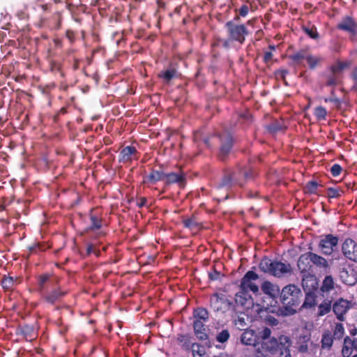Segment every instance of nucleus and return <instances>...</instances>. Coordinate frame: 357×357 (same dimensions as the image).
<instances>
[{
	"label": "nucleus",
	"instance_id": "obj_1",
	"mask_svg": "<svg viewBox=\"0 0 357 357\" xmlns=\"http://www.w3.org/2000/svg\"><path fill=\"white\" fill-rule=\"evenodd\" d=\"M272 331L265 327L259 331L260 342L255 350L256 357H269L279 354V357H291L290 347L292 342L289 336L281 335L271 337Z\"/></svg>",
	"mask_w": 357,
	"mask_h": 357
},
{
	"label": "nucleus",
	"instance_id": "obj_2",
	"mask_svg": "<svg viewBox=\"0 0 357 357\" xmlns=\"http://www.w3.org/2000/svg\"><path fill=\"white\" fill-rule=\"evenodd\" d=\"M253 176L254 172L252 169L238 167L232 172L226 173L218 184V186L227 188L234 185L243 186L246 180L252 178Z\"/></svg>",
	"mask_w": 357,
	"mask_h": 357
},
{
	"label": "nucleus",
	"instance_id": "obj_3",
	"mask_svg": "<svg viewBox=\"0 0 357 357\" xmlns=\"http://www.w3.org/2000/svg\"><path fill=\"white\" fill-rule=\"evenodd\" d=\"M259 268L264 273H268L275 277L281 278L291 274L292 268L290 264L281 261H273L268 258H264L260 264Z\"/></svg>",
	"mask_w": 357,
	"mask_h": 357
},
{
	"label": "nucleus",
	"instance_id": "obj_4",
	"mask_svg": "<svg viewBox=\"0 0 357 357\" xmlns=\"http://www.w3.org/2000/svg\"><path fill=\"white\" fill-rule=\"evenodd\" d=\"M302 292L299 287L295 284L285 286L281 291V301L283 305L291 308L293 312H296L293 307H298L301 303Z\"/></svg>",
	"mask_w": 357,
	"mask_h": 357
},
{
	"label": "nucleus",
	"instance_id": "obj_5",
	"mask_svg": "<svg viewBox=\"0 0 357 357\" xmlns=\"http://www.w3.org/2000/svg\"><path fill=\"white\" fill-rule=\"evenodd\" d=\"M230 40L243 44L245 36L248 34V30L244 24H235L231 21L225 24Z\"/></svg>",
	"mask_w": 357,
	"mask_h": 357
},
{
	"label": "nucleus",
	"instance_id": "obj_6",
	"mask_svg": "<svg viewBox=\"0 0 357 357\" xmlns=\"http://www.w3.org/2000/svg\"><path fill=\"white\" fill-rule=\"evenodd\" d=\"M259 275L252 271H248L241 281L240 289L247 292L252 291L255 296L259 292L258 285L255 282L258 280Z\"/></svg>",
	"mask_w": 357,
	"mask_h": 357
},
{
	"label": "nucleus",
	"instance_id": "obj_7",
	"mask_svg": "<svg viewBox=\"0 0 357 357\" xmlns=\"http://www.w3.org/2000/svg\"><path fill=\"white\" fill-rule=\"evenodd\" d=\"M261 289L263 293L266 294L270 300V302L266 305L264 304L263 307L268 308L269 306H274L276 303L275 298L280 292L279 286L269 281H265L261 284Z\"/></svg>",
	"mask_w": 357,
	"mask_h": 357
},
{
	"label": "nucleus",
	"instance_id": "obj_8",
	"mask_svg": "<svg viewBox=\"0 0 357 357\" xmlns=\"http://www.w3.org/2000/svg\"><path fill=\"white\" fill-rule=\"evenodd\" d=\"M338 240V237L333 234L323 236L319 241V248L323 254L330 255L334 251V248L337 246Z\"/></svg>",
	"mask_w": 357,
	"mask_h": 357
},
{
	"label": "nucleus",
	"instance_id": "obj_9",
	"mask_svg": "<svg viewBox=\"0 0 357 357\" xmlns=\"http://www.w3.org/2000/svg\"><path fill=\"white\" fill-rule=\"evenodd\" d=\"M337 29L348 32L351 36V38L357 35V22L350 16L343 17L337 24Z\"/></svg>",
	"mask_w": 357,
	"mask_h": 357
},
{
	"label": "nucleus",
	"instance_id": "obj_10",
	"mask_svg": "<svg viewBox=\"0 0 357 357\" xmlns=\"http://www.w3.org/2000/svg\"><path fill=\"white\" fill-rule=\"evenodd\" d=\"M342 251L346 258L357 262V243L354 240L347 238L342 243Z\"/></svg>",
	"mask_w": 357,
	"mask_h": 357
},
{
	"label": "nucleus",
	"instance_id": "obj_11",
	"mask_svg": "<svg viewBox=\"0 0 357 357\" xmlns=\"http://www.w3.org/2000/svg\"><path fill=\"white\" fill-rule=\"evenodd\" d=\"M219 138L221 142L219 156L221 160H223L231 151L233 144V139L231 134L227 131H225L220 134Z\"/></svg>",
	"mask_w": 357,
	"mask_h": 357
},
{
	"label": "nucleus",
	"instance_id": "obj_12",
	"mask_svg": "<svg viewBox=\"0 0 357 357\" xmlns=\"http://www.w3.org/2000/svg\"><path fill=\"white\" fill-rule=\"evenodd\" d=\"M235 302L237 306L241 307L243 310H248L254 305L252 296L245 291H240L235 296Z\"/></svg>",
	"mask_w": 357,
	"mask_h": 357
},
{
	"label": "nucleus",
	"instance_id": "obj_13",
	"mask_svg": "<svg viewBox=\"0 0 357 357\" xmlns=\"http://www.w3.org/2000/svg\"><path fill=\"white\" fill-rule=\"evenodd\" d=\"M297 266L302 275L313 273V266L310 256V252L303 254L299 257Z\"/></svg>",
	"mask_w": 357,
	"mask_h": 357
},
{
	"label": "nucleus",
	"instance_id": "obj_14",
	"mask_svg": "<svg viewBox=\"0 0 357 357\" xmlns=\"http://www.w3.org/2000/svg\"><path fill=\"white\" fill-rule=\"evenodd\" d=\"M351 307V303L347 300L340 298L333 305V310L340 321L344 320V316Z\"/></svg>",
	"mask_w": 357,
	"mask_h": 357
},
{
	"label": "nucleus",
	"instance_id": "obj_15",
	"mask_svg": "<svg viewBox=\"0 0 357 357\" xmlns=\"http://www.w3.org/2000/svg\"><path fill=\"white\" fill-rule=\"evenodd\" d=\"M260 340L259 334L257 335L254 330H245L241 335V342L246 345L254 346L255 350L258 346V340Z\"/></svg>",
	"mask_w": 357,
	"mask_h": 357
},
{
	"label": "nucleus",
	"instance_id": "obj_16",
	"mask_svg": "<svg viewBox=\"0 0 357 357\" xmlns=\"http://www.w3.org/2000/svg\"><path fill=\"white\" fill-rule=\"evenodd\" d=\"M302 286L306 292L312 291L316 289L318 286V282L315 275L313 273L303 275Z\"/></svg>",
	"mask_w": 357,
	"mask_h": 357
},
{
	"label": "nucleus",
	"instance_id": "obj_17",
	"mask_svg": "<svg viewBox=\"0 0 357 357\" xmlns=\"http://www.w3.org/2000/svg\"><path fill=\"white\" fill-rule=\"evenodd\" d=\"M137 151L134 146H128L124 147L120 152L119 161L122 162H128L133 159H136Z\"/></svg>",
	"mask_w": 357,
	"mask_h": 357
},
{
	"label": "nucleus",
	"instance_id": "obj_18",
	"mask_svg": "<svg viewBox=\"0 0 357 357\" xmlns=\"http://www.w3.org/2000/svg\"><path fill=\"white\" fill-rule=\"evenodd\" d=\"M90 227L88 230L95 231L101 228L102 218L97 210L92 209L89 214Z\"/></svg>",
	"mask_w": 357,
	"mask_h": 357
},
{
	"label": "nucleus",
	"instance_id": "obj_19",
	"mask_svg": "<svg viewBox=\"0 0 357 357\" xmlns=\"http://www.w3.org/2000/svg\"><path fill=\"white\" fill-rule=\"evenodd\" d=\"M66 292L60 289H54L43 295V299L48 303L54 304L66 295Z\"/></svg>",
	"mask_w": 357,
	"mask_h": 357
},
{
	"label": "nucleus",
	"instance_id": "obj_20",
	"mask_svg": "<svg viewBox=\"0 0 357 357\" xmlns=\"http://www.w3.org/2000/svg\"><path fill=\"white\" fill-rule=\"evenodd\" d=\"M164 180V172L156 169H152L151 172L144 176V183L147 184H155L159 181Z\"/></svg>",
	"mask_w": 357,
	"mask_h": 357
},
{
	"label": "nucleus",
	"instance_id": "obj_21",
	"mask_svg": "<svg viewBox=\"0 0 357 357\" xmlns=\"http://www.w3.org/2000/svg\"><path fill=\"white\" fill-rule=\"evenodd\" d=\"M311 336L308 333L301 334L296 340V344L299 351L305 353L308 351V343L310 341Z\"/></svg>",
	"mask_w": 357,
	"mask_h": 357
},
{
	"label": "nucleus",
	"instance_id": "obj_22",
	"mask_svg": "<svg viewBox=\"0 0 357 357\" xmlns=\"http://www.w3.org/2000/svg\"><path fill=\"white\" fill-rule=\"evenodd\" d=\"M205 321H194L193 327H194V331L195 334L199 338V340H206L207 339V333H206V328L204 325Z\"/></svg>",
	"mask_w": 357,
	"mask_h": 357
},
{
	"label": "nucleus",
	"instance_id": "obj_23",
	"mask_svg": "<svg viewBox=\"0 0 357 357\" xmlns=\"http://www.w3.org/2000/svg\"><path fill=\"white\" fill-rule=\"evenodd\" d=\"M166 185L178 183L180 185H183L184 176L182 174L177 173H164V180Z\"/></svg>",
	"mask_w": 357,
	"mask_h": 357
},
{
	"label": "nucleus",
	"instance_id": "obj_24",
	"mask_svg": "<svg viewBox=\"0 0 357 357\" xmlns=\"http://www.w3.org/2000/svg\"><path fill=\"white\" fill-rule=\"evenodd\" d=\"M312 266L322 269H327L329 267L328 261L323 257L318 255L314 252H310Z\"/></svg>",
	"mask_w": 357,
	"mask_h": 357
},
{
	"label": "nucleus",
	"instance_id": "obj_25",
	"mask_svg": "<svg viewBox=\"0 0 357 357\" xmlns=\"http://www.w3.org/2000/svg\"><path fill=\"white\" fill-rule=\"evenodd\" d=\"M335 283L331 275H327L324 279L320 290L323 294H327L335 289Z\"/></svg>",
	"mask_w": 357,
	"mask_h": 357
},
{
	"label": "nucleus",
	"instance_id": "obj_26",
	"mask_svg": "<svg viewBox=\"0 0 357 357\" xmlns=\"http://www.w3.org/2000/svg\"><path fill=\"white\" fill-rule=\"evenodd\" d=\"M54 280L48 274L42 275L38 278V285L40 290L42 291L45 290L48 287L54 284Z\"/></svg>",
	"mask_w": 357,
	"mask_h": 357
},
{
	"label": "nucleus",
	"instance_id": "obj_27",
	"mask_svg": "<svg viewBox=\"0 0 357 357\" xmlns=\"http://www.w3.org/2000/svg\"><path fill=\"white\" fill-rule=\"evenodd\" d=\"M191 351L193 357H208L205 347L200 344H192Z\"/></svg>",
	"mask_w": 357,
	"mask_h": 357
},
{
	"label": "nucleus",
	"instance_id": "obj_28",
	"mask_svg": "<svg viewBox=\"0 0 357 357\" xmlns=\"http://www.w3.org/2000/svg\"><path fill=\"white\" fill-rule=\"evenodd\" d=\"M351 62L349 61H337L331 67V73H334L335 74L340 75L342 71L349 68Z\"/></svg>",
	"mask_w": 357,
	"mask_h": 357
},
{
	"label": "nucleus",
	"instance_id": "obj_29",
	"mask_svg": "<svg viewBox=\"0 0 357 357\" xmlns=\"http://www.w3.org/2000/svg\"><path fill=\"white\" fill-rule=\"evenodd\" d=\"M316 305V295L313 291L306 292L305 301L302 305L303 308H311Z\"/></svg>",
	"mask_w": 357,
	"mask_h": 357
},
{
	"label": "nucleus",
	"instance_id": "obj_30",
	"mask_svg": "<svg viewBox=\"0 0 357 357\" xmlns=\"http://www.w3.org/2000/svg\"><path fill=\"white\" fill-rule=\"evenodd\" d=\"M324 59L320 56H314L307 54L305 61H307L310 69L315 68L317 66L320 65Z\"/></svg>",
	"mask_w": 357,
	"mask_h": 357
},
{
	"label": "nucleus",
	"instance_id": "obj_31",
	"mask_svg": "<svg viewBox=\"0 0 357 357\" xmlns=\"http://www.w3.org/2000/svg\"><path fill=\"white\" fill-rule=\"evenodd\" d=\"M193 316L195 320L201 321H207L208 319V311L202 307H199L194 310Z\"/></svg>",
	"mask_w": 357,
	"mask_h": 357
},
{
	"label": "nucleus",
	"instance_id": "obj_32",
	"mask_svg": "<svg viewBox=\"0 0 357 357\" xmlns=\"http://www.w3.org/2000/svg\"><path fill=\"white\" fill-rule=\"evenodd\" d=\"M321 342L323 349H331L333 345V339L330 332H326L323 334Z\"/></svg>",
	"mask_w": 357,
	"mask_h": 357
},
{
	"label": "nucleus",
	"instance_id": "obj_33",
	"mask_svg": "<svg viewBox=\"0 0 357 357\" xmlns=\"http://www.w3.org/2000/svg\"><path fill=\"white\" fill-rule=\"evenodd\" d=\"M331 310V301H324L318 306L317 316L322 317L328 314Z\"/></svg>",
	"mask_w": 357,
	"mask_h": 357
},
{
	"label": "nucleus",
	"instance_id": "obj_34",
	"mask_svg": "<svg viewBox=\"0 0 357 357\" xmlns=\"http://www.w3.org/2000/svg\"><path fill=\"white\" fill-rule=\"evenodd\" d=\"M177 341L179 345L185 350L191 349L192 344L190 343L188 336L185 335H179L177 337Z\"/></svg>",
	"mask_w": 357,
	"mask_h": 357
},
{
	"label": "nucleus",
	"instance_id": "obj_35",
	"mask_svg": "<svg viewBox=\"0 0 357 357\" xmlns=\"http://www.w3.org/2000/svg\"><path fill=\"white\" fill-rule=\"evenodd\" d=\"M327 196L329 197V198H338L340 197H341L344 191L342 188H341L340 187H337V188H327Z\"/></svg>",
	"mask_w": 357,
	"mask_h": 357
},
{
	"label": "nucleus",
	"instance_id": "obj_36",
	"mask_svg": "<svg viewBox=\"0 0 357 357\" xmlns=\"http://www.w3.org/2000/svg\"><path fill=\"white\" fill-rule=\"evenodd\" d=\"M307 52L305 50H301L298 52L290 56V58L297 64H301L303 60H305L307 56Z\"/></svg>",
	"mask_w": 357,
	"mask_h": 357
},
{
	"label": "nucleus",
	"instance_id": "obj_37",
	"mask_svg": "<svg viewBox=\"0 0 357 357\" xmlns=\"http://www.w3.org/2000/svg\"><path fill=\"white\" fill-rule=\"evenodd\" d=\"M176 70L174 69H167L160 72L159 76L163 79L165 82L168 83L173 77H175Z\"/></svg>",
	"mask_w": 357,
	"mask_h": 357
},
{
	"label": "nucleus",
	"instance_id": "obj_38",
	"mask_svg": "<svg viewBox=\"0 0 357 357\" xmlns=\"http://www.w3.org/2000/svg\"><path fill=\"white\" fill-rule=\"evenodd\" d=\"M344 335V328L341 323L335 324L333 330V337L335 339L340 340Z\"/></svg>",
	"mask_w": 357,
	"mask_h": 357
},
{
	"label": "nucleus",
	"instance_id": "obj_39",
	"mask_svg": "<svg viewBox=\"0 0 357 357\" xmlns=\"http://www.w3.org/2000/svg\"><path fill=\"white\" fill-rule=\"evenodd\" d=\"M183 222L185 227L190 229H198L199 228V224L196 220L195 217L185 219L183 220Z\"/></svg>",
	"mask_w": 357,
	"mask_h": 357
},
{
	"label": "nucleus",
	"instance_id": "obj_40",
	"mask_svg": "<svg viewBox=\"0 0 357 357\" xmlns=\"http://www.w3.org/2000/svg\"><path fill=\"white\" fill-rule=\"evenodd\" d=\"M340 82V75L334 73H330L326 77V84L327 86H335Z\"/></svg>",
	"mask_w": 357,
	"mask_h": 357
},
{
	"label": "nucleus",
	"instance_id": "obj_41",
	"mask_svg": "<svg viewBox=\"0 0 357 357\" xmlns=\"http://www.w3.org/2000/svg\"><path fill=\"white\" fill-rule=\"evenodd\" d=\"M224 299L218 294H214L211 298V305L216 310H218L221 307L220 304L222 303Z\"/></svg>",
	"mask_w": 357,
	"mask_h": 357
},
{
	"label": "nucleus",
	"instance_id": "obj_42",
	"mask_svg": "<svg viewBox=\"0 0 357 357\" xmlns=\"http://www.w3.org/2000/svg\"><path fill=\"white\" fill-rule=\"evenodd\" d=\"M303 30L312 39H317L319 38V33L314 26H303Z\"/></svg>",
	"mask_w": 357,
	"mask_h": 357
},
{
	"label": "nucleus",
	"instance_id": "obj_43",
	"mask_svg": "<svg viewBox=\"0 0 357 357\" xmlns=\"http://www.w3.org/2000/svg\"><path fill=\"white\" fill-rule=\"evenodd\" d=\"M314 114L317 120L323 121L326 119L327 112L324 107L319 106L315 108Z\"/></svg>",
	"mask_w": 357,
	"mask_h": 357
},
{
	"label": "nucleus",
	"instance_id": "obj_44",
	"mask_svg": "<svg viewBox=\"0 0 357 357\" xmlns=\"http://www.w3.org/2000/svg\"><path fill=\"white\" fill-rule=\"evenodd\" d=\"M229 337V333L228 330L225 329L217 335L216 340L219 342L224 343L228 340Z\"/></svg>",
	"mask_w": 357,
	"mask_h": 357
},
{
	"label": "nucleus",
	"instance_id": "obj_45",
	"mask_svg": "<svg viewBox=\"0 0 357 357\" xmlns=\"http://www.w3.org/2000/svg\"><path fill=\"white\" fill-rule=\"evenodd\" d=\"M318 188V183L316 181H311L306 184L305 190L311 194H316Z\"/></svg>",
	"mask_w": 357,
	"mask_h": 357
},
{
	"label": "nucleus",
	"instance_id": "obj_46",
	"mask_svg": "<svg viewBox=\"0 0 357 357\" xmlns=\"http://www.w3.org/2000/svg\"><path fill=\"white\" fill-rule=\"evenodd\" d=\"M1 284L5 289H11L14 285V280L11 277H6L3 279Z\"/></svg>",
	"mask_w": 357,
	"mask_h": 357
},
{
	"label": "nucleus",
	"instance_id": "obj_47",
	"mask_svg": "<svg viewBox=\"0 0 357 357\" xmlns=\"http://www.w3.org/2000/svg\"><path fill=\"white\" fill-rule=\"evenodd\" d=\"M351 77L352 79V81L354 82V85L352 86V89L357 91V66L353 69L351 73Z\"/></svg>",
	"mask_w": 357,
	"mask_h": 357
},
{
	"label": "nucleus",
	"instance_id": "obj_48",
	"mask_svg": "<svg viewBox=\"0 0 357 357\" xmlns=\"http://www.w3.org/2000/svg\"><path fill=\"white\" fill-rule=\"evenodd\" d=\"M342 167L338 164L333 165L331 168V173L333 176H337L342 172Z\"/></svg>",
	"mask_w": 357,
	"mask_h": 357
},
{
	"label": "nucleus",
	"instance_id": "obj_49",
	"mask_svg": "<svg viewBox=\"0 0 357 357\" xmlns=\"http://www.w3.org/2000/svg\"><path fill=\"white\" fill-rule=\"evenodd\" d=\"M344 343L347 345H350L352 350L354 349V350L357 351V339L351 340L349 337H346L344 338Z\"/></svg>",
	"mask_w": 357,
	"mask_h": 357
},
{
	"label": "nucleus",
	"instance_id": "obj_50",
	"mask_svg": "<svg viewBox=\"0 0 357 357\" xmlns=\"http://www.w3.org/2000/svg\"><path fill=\"white\" fill-rule=\"evenodd\" d=\"M342 354L344 357H349L352 354V349L350 345H347L344 342V346L342 347Z\"/></svg>",
	"mask_w": 357,
	"mask_h": 357
},
{
	"label": "nucleus",
	"instance_id": "obj_51",
	"mask_svg": "<svg viewBox=\"0 0 357 357\" xmlns=\"http://www.w3.org/2000/svg\"><path fill=\"white\" fill-rule=\"evenodd\" d=\"M239 15L242 17H245L249 12V7L248 5L244 4L239 8Z\"/></svg>",
	"mask_w": 357,
	"mask_h": 357
},
{
	"label": "nucleus",
	"instance_id": "obj_52",
	"mask_svg": "<svg viewBox=\"0 0 357 357\" xmlns=\"http://www.w3.org/2000/svg\"><path fill=\"white\" fill-rule=\"evenodd\" d=\"M273 59V54L271 52H266L264 55V61L265 63H268L271 61Z\"/></svg>",
	"mask_w": 357,
	"mask_h": 357
},
{
	"label": "nucleus",
	"instance_id": "obj_53",
	"mask_svg": "<svg viewBox=\"0 0 357 357\" xmlns=\"http://www.w3.org/2000/svg\"><path fill=\"white\" fill-rule=\"evenodd\" d=\"M266 321L271 326H277L279 323L278 319L271 316L267 317Z\"/></svg>",
	"mask_w": 357,
	"mask_h": 357
},
{
	"label": "nucleus",
	"instance_id": "obj_54",
	"mask_svg": "<svg viewBox=\"0 0 357 357\" xmlns=\"http://www.w3.org/2000/svg\"><path fill=\"white\" fill-rule=\"evenodd\" d=\"M91 253H94L98 255V252H96L95 247L93 245H89L87 247V254L90 255Z\"/></svg>",
	"mask_w": 357,
	"mask_h": 357
},
{
	"label": "nucleus",
	"instance_id": "obj_55",
	"mask_svg": "<svg viewBox=\"0 0 357 357\" xmlns=\"http://www.w3.org/2000/svg\"><path fill=\"white\" fill-rule=\"evenodd\" d=\"M219 273L216 271H215L213 273H209V278L212 280H215L218 278Z\"/></svg>",
	"mask_w": 357,
	"mask_h": 357
},
{
	"label": "nucleus",
	"instance_id": "obj_56",
	"mask_svg": "<svg viewBox=\"0 0 357 357\" xmlns=\"http://www.w3.org/2000/svg\"><path fill=\"white\" fill-rule=\"evenodd\" d=\"M66 36L69 38V40H70V41H73V37H74V36H73V32L69 31H67V33H66Z\"/></svg>",
	"mask_w": 357,
	"mask_h": 357
},
{
	"label": "nucleus",
	"instance_id": "obj_57",
	"mask_svg": "<svg viewBox=\"0 0 357 357\" xmlns=\"http://www.w3.org/2000/svg\"><path fill=\"white\" fill-rule=\"evenodd\" d=\"M356 279L353 278L351 280H345L344 282L349 285H352L355 283Z\"/></svg>",
	"mask_w": 357,
	"mask_h": 357
},
{
	"label": "nucleus",
	"instance_id": "obj_58",
	"mask_svg": "<svg viewBox=\"0 0 357 357\" xmlns=\"http://www.w3.org/2000/svg\"><path fill=\"white\" fill-rule=\"evenodd\" d=\"M271 130L272 131H277V130H280V126H274V125H273V126H271Z\"/></svg>",
	"mask_w": 357,
	"mask_h": 357
},
{
	"label": "nucleus",
	"instance_id": "obj_59",
	"mask_svg": "<svg viewBox=\"0 0 357 357\" xmlns=\"http://www.w3.org/2000/svg\"><path fill=\"white\" fill-rule=\"evenodd\" d=\"M215 357H227V356L225 355V354H220V355L215 356Z\"/></svg>",
	"mask_w": 357,
	"mask_h": 357
},
{
	"label": "nucleus",
	"instance_id": "obj_60",
	"mask_svg": "<svg viewBox=\"0 0 357 357\" xmlns=\"http://www.w3.org/2000/svg\"><path fill=\"white\" fill-rule=\"evenodd\" d=\"M269 48H270L271 50H275V46H273V45H269Z\"/></svg>",
	"mask_w": 357,
	"mask_h": 357
},
{
	"label": "nucleus",
	"instance_id": "obj_61",
	"mask_svg": "<svg viewBox=\"0 0 357 357\" xmlns=\"http://www.w3.org/2000/svg\"><path fill=\"white\" fill-rule=\"evenodd\" d=\"M344 273V271H343V272H342L341 278H343V277H344V275H343Z\"/></svg>",
	"mask_w": 357,
	"mask_h": 357
},
{
	"label": "nucleus",
	"instance_id": "obj_62",
	"mask_svg": "<svg viewBox=\"0 0 357 357\" xmlns=\"http://www.w3.org/2000/svg\"><path fill=\"white\" fill-rule=\"evenodd\" d=\"M140 206H143V202H141Z\"/></svg>",
	"mask_w": 357,
	"mask_h": 357
},
{
	"label": "nucleus",
	"instance_id": "obj_63",
	"mask_svg": "<svg viewBox=\"0 0 357 357\" xmlns=\"http://www.w3.org/2000/svg\"><path fill=\"white\" fill-rule=\"evenodd\" d=\"M140 206H143V202H141Z\"/></svg>",
	"mask_w": 357,
	"mask_h": 357
},
{
	"label": "nucleus",
	"instance_id": "obj_64",
	"mask_svg": "<svg viewBox=\"0 0 357 357\" xmlns=\"http://www.w3.org/2000/svg\"><path fill=\"white\" fill-rule=\"evenodd\" d=\"M352 357H357V354H356V355L353 356Z\"/></svg>",
	"mask_w": 357,
	"mask_h": 357
}]
</instances>
